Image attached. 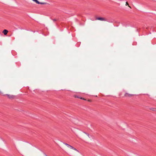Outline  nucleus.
Returning a JSON list of instances; mask_svg holds the SVG:
<instances>
[{"label":"nucleus","mask_w":156,"mask_h":156,"mask_svg":"<svg viewBox=\"0 0 156 156\" xmlns=\"http://www.w3.org/2000/svg\"><path fill=\"white\" fill-rule=\"evenodd\" d=\"M126 5H128V6H129V8H131V7H130V6L129 5V4H128V2H126Z\"/></svg>","instance_id":"0eeeda50"},{"label":"nucleus","mask_w":156,"mask_h":156,"mask_svg":"<svg viewBox=\"0 0 156 156\" xmlns=\"http://www.w3.org/2000/svg\"><path fill=\"white\" fill-rule=\"evenodd\" d=\"M64 144L68 147L66 151V153L70 156H77L79 154V151L72 146L66 143Z\"/></svg>","instance_id":"f257e3e1"},{"label":"nucleus","mask_w":156,"mask_h":156,"mask_svg":"<svg viewBox=\"0 0 156 156\" xmlns=\"http://www.w3.org/2000/svg\"><path fill=\"white\" fill-rule=\"evenodd\" d=\"M84 133L86 134L88 136V137L89 138H90L89 134L88 133H86L85 132H84Z\"/></svg>","instance_id":"6e6552de"},{"label":"nucleus","mask_w":156,"mask_h":156,"mask_svg":"<svg viewBox=\"0 0 156 156\" xmlns=\"http://www.w3.org/2000/svg\"><path fill=\"white\" fill-rule=\"evenodd\" d=\"M1 93V91L0 90V93Z\"/></svg>","instance_id":"2eb2a0df"},{"label":"nucleus","mask_w":156,"mask_h":156,"mask_svg":"<svg viewBox=\"0 0 156 156\" xmlns=\"http://www.w3.org/2000/svg\"><path fill=\"white\" fill-rule=\"evenodd\" d=\"M134 95L133 94H130L128 93H125L124 95V96L126 97H130Z\"/></svg>","instance_id":"f03ea898"},{"label":"nucleus","mask_w":156,"mask_h":156,"mask_svg":"<svg viewBox=\"0 0 156 156\" xmlns=\"http://www.w3.org/2000/svg\"><path fill=\"white\" fill-rule=\"evenodd\" d=\"M37 4H41V5H46V4H47V3L46 2H39L38 1H37Z\"/></svg>","instance_id":"39448f33"},{"label":"nucleus","mask_w":156,"mask_h":156,"mask_svg":"<svg viewBox=\"0 0 156 156\" xmlns=\"http://www.w3.org/2000/svg\"><path fill=\"white\" fill-rule=\"evenodd\" d=\"M32 0L34 2H36V3H37V2L38 1L37 0Z\"/></svg>","instance_id":"1a4fd4ad"},{"label":"nucleus","mask_w":156,"mask_h":156,"mask_svg":"<svg viewBox=\"0 0 156 156\" xmlns=\"http://www.w3.org/2000/svg\"><path fill=\"white\" fill-rule=\"evenodd\" d=\"M88 101H90V100H88Z\"/></svg>","instance_id":"4468645a"},{"label":"nucleus","mask_w":156,"mask_h":156,"mask_svg":"<svg viewBox=\"0 0 156 156\" xmlns=\"http://www.w3.org/2000/svg\"><path fill=\"white\" fill-rule=\"evenodd\" d=\"M75 97H76V98H79L78 96H75Z\"/></svg>","instance_id":"ddd939ff"},{"label":"nucleus","mask_w":156,"mask_h":156,"mask_svg":"<svg viewBox=\"0 0 156 156\" xmlns=\"http://www.w3.org/2000/svg\"><path fill=\"white\" fill-rule=\"evenodd\" d=\"M96 20H99L102 21H107V19L103 17H99L96 18Z\"/></svg>","instance_id":"7ed1b4c3"},{"label":"nucleus","mask_w":156,"mask_h":156,"mask_svg":"<svg viewBox=\"0 0 156 156\" xmlns=\"http://www.w3.org/2000/svg\"><path fill=\"white\" fill-rule=\"evenodd\" d=\"M8 31V30H3V33L4 34V35H6L7 34Z\"/></svg>","instance_id":"423d86ee"},{"label":"nucleus","mask_w":156,"mask_h":156,"mask_svg":"<svg viewBox=\"0 0 156 156\" xmlns=\"http://www.w3.org/2000/svg\"><path fill=\"white\" fill-rule=\"evenodd\" d=\"M80 99H83V100H85V99L84 98H80Z\"/></svg>","instance_id":"9d476101"},{"label":"nucleus","mask_w":156,"mask_h":156,"mask_svg":"<svg viewBox=\"0 0 156 156\" xmlns=\"http://www.w3.org/2000/svg\"><path fill=\"white\" fill-rule=\"evenodd\" d=\"M53 20L54 21H55L56 20L55 19H53Z\"/></svg>","instance_id":"9b49d317"},{"label":"nucleus","mask_w":156,"mask_h":156,"mask_svg":"<svg viewBox=\"0 0 156 156\" xmlns=\"http://www.w3.org/2000/svg\"><path fill=\"white\" fill-rule=\"evenodd\" d=\"M154 108H151V109L153 111H155V110H154Z\"/></svg>","instance_id":"f8f14e48"},{"label":"nucleus","mask_w":156,"mask_h":156,"mask_svg":"<svg viewBox=\"0 0 156 156\" xmlns=\"http://www.w3.org/2000/svg\"><path fill=\"white\" fill-rule=\"evenodd\" d=\"M4 95L7 96V97L9 99H12L14 98V96L12 95L6 94Z\"/></svg>","instance_id":"20e7f679"}]
</instances>
